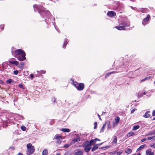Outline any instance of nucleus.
I'll return each mask as SVG.
<instances>
[{"instance_id": "nucleus-1", "label": "nucleus", "mask_w": 155, "mask_h": 155, "mask_svg": "<svg viewBox=\"0 0 155 155\" xmlns=\"http://www.w3.org/2000/svg\"><path fill=\"white\" fill-rule=\"evenodd\" d=\"M11 53L14 57L20 61H23L26 59L25 53L21 49L16 50L13 47H12L11 48Z\"/></svg>"}, {"instance_id": "nucleus-2", "label": "nucleus", "mask_w": 155, "mask_h": 155, "mask_svg": "<svg viewBox=\"0 0 155 155\" xmlns=\"http://www.w3.org/2000/svg\"><path fill=\"white\" fill-rule=\"evenodd\" d=\"M34 10L35 12H38L42 16L45 20H46V18L49 16L50 12L48 10H46L41 5H33Z\"/></svg>"}, {"instance_id": "nucleus-3", "label": "nucleus", "mask_w": 155, "mask_h": 155, "mask_svg": "<svg viewBox=\"0 0 155 155\" xmlns=\"http://www.w3.org/2000/svg\"><path fill=\"white\" fill-rule=\"evenodd\" d=\"M130 25V21L127 19H125L122 21L120 26H116V28L119 30H125V27L129 26Z\"/></svg>"}, {"instance_id": "nucleus-4", "label": "nucleus", "mask_w": 155, "mask_h": 155, "mask_svg": "<svg viewBox=\"0 0 155 155\" xmlns=\"http://www.w3.org/2000/svg\"><path fill=\"white\" fill-rule=\"evenodd\" d=\"M73 84L78 91H82L84 88V84L83 83H78L73 81Z\"/></svg>"}, {"instance_id": "nucleus-5", "label": "nucleus", "mask_w": 155, "mask_h": 155, "mask_svg": "<svg viewBox=\"0 0 155 155\" xmlns=\"http://www.w3.org/2000/svg\"><path fill=\"white\" fill-rule=\"evenodd\" d=\"M27 154L33 153L35 151L34 147L32 146L31 143H28L27 146Z\"/></svg>"}, {"instance_id": "nucleus-6", "label": "nucleus", "mask_w": 155, "mask_h": 155, "mask_svg": "<svg viewBox=\"0 0 155 155\" xmlns=\"http://www.w3.org/2000/svg\"><path fill=\"white\" fill-rule=\"evenodd\" d=\"M83 147L84 150L86 152H89L91 148V145L88 141L85 142L83 144Z\"/></svg>"}, {"instance_id": "nucleus-7", "label": "nucleus", "mask_w": 155, "mask_h": 155, "mask_svg": "<svg viewBox=\"0 0 155 155\" xmlns=\"http://www.w3.org/2000/svg\"><path fill=\"white\" fill-rule=\"evenodd\" d=\"M54 138L57 140L56 143L57 144H60L61 143L62 138V137L59 134H56L54 137Z\"/></svg>"}, {"instance_id": "nucleus-8", "label": "nucleus", "mask_w": 155, "mask_h": 155, "mask_svg": "<svg viewBox=\"0 0 155 155\" xmlns=\"http://www.w3.org/2000/svg\"><path fill=\"white\" fill-rule=\"evenodd\" d=\"M9 62L10 63L12 64V65H15L17 66H18L19 64V63L16 60L14 61L11 60L9 61Z\"/></svg>"}, {"instance_id": "nucleus-9", "label": "nucleus", "mask_w": 155, "mask_h": 155, "mask_svg": "<svg viewBox=\"0 0 155 155\" xmlns=\"http://www.w3.org/2000/svg\"><path fill=\"white\" fill-rule=\"evenodd\" d=\"M37 74H35V75L36 76V77H39V74H45L46 73V71L44 70H41L40 71H37Z\"/></svg>"}, {"instance_id": "nucleus-10", "label": "nucleus", "mask_w": 155, "mask_h": 155, "mask_svg": "<svg viewBox=\"0 0 155 155\" xmlns=\"http://www.w3.org/2000/svg\"><path fill=\"white\" fill-rule=\"evenodd\" d=\"M107 15L109 16L112 17L114 16L115 15V13L112 11H109L107 13Z\"/></svg>"}, {"instance_id": "nucleus-11", "label": "nucleus", "mask_w": 155, "mask_h": 155, "mask_svg": "<svg viewBox=\"0 0 155 155\" xmlns=\"http://www.w3.org/2000/svg\"><path fill=\"white\" fill-rule=\"evenodd\" d=\"M80 138L78 136H77L74 139L72 140V142L74 143L78 141H80Z\"/></svg>"}, {"instance_id": "nucleus-12", "label": "nucleus", "mask_w": 155, "mask_h": 155, "mask_svg": "<svg viewBox=\"0 0 155 155\" xmlns=\"http://www.w3.org/2000/svg\"><path fill=\"white\" fill-rule=\"evenodd\" d=\"M98 147V144H94L93 147L92 148L91 150L92 151H94L96 150Z\"/></svg>"}, {"instance_id": "nucleus-13", "label": "nucleus", "mask_w": 155, "mask_h": 155, "mask_svg": "<svg viewBox=\"0 0 155 155\" xmlns=\"http://www.w3.org/2000/svg\"><path fill=\"white\" fill-rule=\"evenodd\" d=\"M117 139L116 136H114L113 137V140L112 141V143L113 144L116 145L117 143Z\"/></svg>"}, {"instance_id": "nucleus-14", "label": "nucleus", "mask_w": 155, "mask_h": 155, "mask_svg": "<svg viewBox=\"0 0 155 155\" xmlns=\"http://www.w3.org/2000/svg\"><path fill=\"white\" fill-rule=\"evenodd\" d=\"M83 152L81 150H80L75 152L74 155H83Z\"/></svg>"}, {"instance_id": "nucleus-15", "label": "nucleus", "mask_w": 155, "mask_h": 155, "mask_svg": "<svg viewBox=\"0 0 155 155\" xmlns=\"http://www.w3.org/2000/svg\"><path fill=\"white\" fill-rule=\"evenodd\" d=\"M96 142V141L95 140V138L94 139L91 140L89 143H90V144L92 145L94 144Z\"/></svg>"}, {"instance_id": "nucleus-16", "label": "nucleus", "mask_w": 155, "mask_h": 155, "mask_svg": "<svg viewBox=\"0 0 155 155\" xmlns=\"http://www.w3.org/2000/svg\"><path fill=\"white\" fill-rule=\"evenodd\" d=\"M106 124H107V122H105V123L103 124V125L102 126V127L101 130L100 132H102L104 131V128H105V127L106 126Z\"/></svg>"}, {"instance_id": "nucleus-17", "label": "nucleus", "mask_w": 155, "mask_h": 155, "mask_svg": "<svg viewBox=\"0 0 155 155\" xmlns=\"http://www.w3.org/2000/svg\"><path fill=\"white\" fill-rule=\"evenodd\" d=\"M48 154V150L47 149H45L42 152V155H47Z\"/></svg>"}, {"instance_id": "nucleus-18", "label": "nucleus", "mask_w": 155, "mask_h": 155, "mask_svg": "<svg viewBox=\"0 0 155 155\" xmlns=\"http://www.w3.org/2000/svg\"><path fill=\"white\" fill-rule=\"evenodd\" d=\"M150 113V112L149 111H147L145 113L144 115V117H149L150 116V115L149 114Z\"/></svg>"}, {"instance_id": "nucleus-19", "label": "nucleus", "mask_w": 155, "mask_h": 155, "mask_svg": "<svg viewBox=\"0 0 155 155\" xmlns=\"http://www.w3.org/2000/svg\"><path fill=\"white\" fill-rule=\"evenodd\" d=\"M61 130V131L65 132H69L70 131V130L68 128H62Z\"/></svg>"}, {"instance_id": "nucleus-20", "label": "nucleus", "mask_w": 155, "mask_h": 155, "mask_svg": "<svg viewBox=\"0 0 155 155\" xmlns=\"http://www.w3.org/2000/svg\"><path fill=\"white\" fill-rule=\"evenodd\" d=\"M134 134V132L132 131H130L129 132V133H128L127 134V136L128 137H130L132 135H133Z\"/></svg>"}, {"instance_id": "nucleus-21", "label": "nucleus", "mask_w": 155, "mask_h": 155, "mask_svg": "<svg viewBox=\"0 0 155 155\" xmlns=\"http://www.w3.org/2000/svg\"><path fill=\"white\" fill-rule=\"evenodd\" d=\"M150 18V16L149 15H147V17L145 18L144 19L143 21H148L149 18Z\"/></svg>"}, {"instance_id": "nucleus-22", "label": "nucleus", "mask_w": 155, "mask_h": 155, "mask_svg": "<svg viewBox=\"0 0 155 155\" xmlns=\"http://www.w3.org/2000/svg\"><path fill=\"white\" fill-rule=\"evenodd\" d=\"M131 152V150L130 149L128 148L125 150V152L129 154H130Z\"/></svg>"}, {"instance_id": "nucleus-23", "label": "nucleus", "mask_w": 155, "mask_h": 155, "mask_svg": "<svg viewBox=\"0 0 155 155\" xmlns=\"http://www.w3.org/2000/svg\"><path fill=\"white\" fill-rule=\"evenodd\" d=\"M155 134V130L153 131H151L150 132L148 133L146 135L147 136L148 135H152Z\"/></svg>"}, {"instance_id": "nucleus-24", "label": "nucleus", "mask_w": 155, "mask_h": 155, "mask_svg": "<svg viewBox=\"0 0 155 155\" xmlns=\"http://www.w3.org/2000/svg\"><path fill=\"white\" fill-rule=\"evenodd\" d=\"M144 147V145H141L138 148L137 150H136V151H140V150L142 149Z\"/></svg>"}, {"instance_id": "nucleus-25", "label": "nucleus", "mask_w": 155, "mask_h": 155, "mask_svg": "<svg viewBox=\"0 0 155 155\" xmlns=\"http://www.w3.org/2000/svg\"><path fill=\"white\" fill-rule=\"evenodd\" d=\"M115 121L116 123H118L120 120V118L119 117H116L115 119Z\"/></svg>"}, {"instance_id": "nucleus-26", "label": "nucleus", "mask_w": 155, "mask_h": 155, "mask_svg": "<svg viewBox=\"0 0 155 155\" xmlns=\"http://www.w3.org/2000/svg\"><path fill=\"white\" fill-rule=\"evenodd\" d=\"M115 71H112L111 72L109 73H107L105 75V77L106 78V77H107L108 75H109L110 74H112L115 73H116Z\"/></svg>"}, {"instance_id": "nucleus-27", "label": "nucleus", "mask_w": 155, "mask_h": 155, "mask_svg": "<svg viewBox=\"0 0 155 155\" xmlns=\"http://www.w3.org/2000/svg\"><path fill=\"white\" fill-rule=\"evenodd\" d=\"M151 152V149H148L146 151V154L147 155H149Z\"/></svg>"}, {"instance_id": "nucleus-28", "label": "nucleus", "mask_w": 155, "mask_h": 155, "mask_svg": "<svg viewBox=\"0 0 155 155\" xmlns=\"http://www.w3.org/2000/svg\"><path fill=\"white\" fill-rule=\"evenodd\" d=\"M68 42L67 41H64L63 45V48H65V47L67 44Z\"/></svg>"}, {"instance_id": "nucleus-29", "label": "nucleus", "mask_w": 155, "mask_h": 155, "mask_svg": "<svg viewBox=\"0 0 155 155\" xmlns=\"http://www.w3.org/2000/svg\"><path fill=\"white\" fill-rule=\"evenodd\" d=\"M12 80L11 79H9L6 81V82L7 84H10L12 82Z\"/></svg>"}, {"instance_id": "nucleus-30", "label": "nucleus", "mask_w": 155, "mask_h": 155, "mask_svg": "<svg viewBox=\"0 0 155 155\" xmlns=\"http://www.w3.org/2000/svg\"><path fill=\"white\" fill-rule=\"evenodd\" d=\"M21 129L23 131H25L26 129V127L24 126H22L21 127Z\"/></svg>"}, {"instance_id": "nucleus-31", "label": "nucleus", "mask_w": 155, "mask_h": 155, "mask_svg": "<svg viewBox=\"0 0 155 155\" xmlns=\"http://www.w3.org/2000/svg\"><path fill=\"white\" fill-rule=\"evenodd\" d=\"M18 86L20 88H21L23 89H24V87L21 84H19L18 85Z\"/></svg>"}, {"instance_id": "nucleus-32", "label": "nucleus", "mask_w": 155, "mask_h": 155, "mask_svg": "<svg viewBox=\"0 0 155 155\" xmlns=\"http://www.w3.org/2000/svg\"><path fill=\"white\" fill-rule=\"evenodd\" d=\"M150 147H153L155 149V142L153 144H151L150 145Z\"/></svg>"}, {"instance_id": "nucleus-33", "label": "nucleus", "mask_w": 155, "mask_h": 155, "mask_svg": "<svg viewBox=\"0 0 155 155\" xmlns=\"http://www.w3.org/2000/svg\"><path fill=\"white\" fill-rule=\"evenodd\" d=\"M143 94L142 93H139L138 94V97H141L143 96Z\"/></svg>"}, {"instance_id": "nucleus-34", "label": "nucleus", "mask_w": 155, "mask_h": 155, "mask_svg": "<svg viewBox=\"0 0 155 155\" xmlns=\"http://www.w3.org/2000/svg\"><path fill=\"white\" fill-rule=\"evenodd\" d=\"M4 25H1L0 26V28H1L2 30H3L4 29Z\"/></svg>"}, {"instance_id": "nucleus-35", "label": "nucleus", "mask_w": 155, "mask_h": 155, "mask_svg": "<svg viewBox=\"0 0 155 155\" xmlns=\"http://www.w3.org/2000/svg\"><path fill=\"white\" fill-rule=\"evenodd\" d=\"M117 124V123H116L115 122H113V127H114L115 126H116Z\"/></svg>"}, {"instance_id": "nucleus-36", "label": "nucleus", "mask_w": 155, "mask_h": 155, "mask_svg": "<svg viewBox=\"0 0 155 155\" xmlns=\"http://www.w3.org/2000/svg\"><path fill=\"white\" fill-rule=\"evenodd\" d=\"M18 71L17 70L14 71V73L15 75H17L18 74Z\"/></svg>"}, {"instance_id": "nucleus-37", "label": "nucleus", "mask_w": 155, "mask_h": 155, "mask_svg": "<svg viewBox=\"0 0 155 155\" xmlns=\"http://www.w3.org/2000/svg\"><path fill=\"white\" fill-rule=\"evenodd\" d=\"M70 146V145L69 144H65L64 145V147L65 148H68V147H69Z\"/></svg>"}, {"instance_id": "nucleus-38", "label": "nucleus", "mask_w": 155, "mask_h": 155, "mask_svg": "<svg viewBox=\"0 0 155 155\" xmlns=\"http://www.w3.org/2000/svg\"><path fill=\"white\" fill-rule=\"evenodd\" d=\"M154 137H155V136H154L153 137H148L147 139L148 140H150L152 139Z\"/></svg>"}, {"instance_id": "nucleus-39", "label": "nucleus", "mask_w": 155, "mask_h": 155, "mask_svg": "<svg viewBox=\"0 0 155 155\" xmlns=\"http://www.w3.org/2000/svg\"><path fill=\"white\" fill-rule=\"evenodd\" d=\"M107 126H108V128H110V122H108L107 123Z\"/></svg>"}, {"instance_id": "nucleus-40", "label": "nucleus", "mask_w": 155, "mask_h": 155, "mask_svg": "<svg viewBox=\"0 0 155 155\" xmlns=\"http://www.w3.org/2000/svg\"><path fill=\"white\" fill-rule=\"evenodd\" d=\"M97 126V123L96 122H95L94 123V129L96 128Z\"/></svg>"}, {"instance_id": "nucleus-41", "label": "nucleus", "mask_w": 155, "mask_h": 155, "mask_svg": "<svg viewBox=\"0 0 155 155\" xmlns=\"http://www.w3.org/2000/svg\"><path fill=\"white\" fill-rule=\"evenodd\" d=\"M54 120H51L50 122V124L51 125L53 124L54 123Z\"/></svg>"}, {"instance_id": "nucleus-42", "label": "nucleus", "mask_w": 155, "mask_h": 155, "mask_svg": "<svg viewBox=\"0 0 155 155\" xmlns=\"http://www.w3.org/2000/svg\"><path fill=\"white\" fill-rule=\"evenodd\" d=\"M122 151H120L117 154V155H120L121 153H122Z\"/></svg>"}, {"instance_id": "nucleus-43", "label": "nucleus", "mask_w": 155, "mask_h": 155, "mask_svg": "<svg viewBox=\"0 0 155 155\" xmlns=\"http://www.w3.org/2000/svg\"><path fill=\"white\" fill-rule=\"evenodd\" d=\"M34 76V74H30V77L31 79H32L33 78Z\"/></svg>"}, {"instance_id": "nucleus-44", "label": "nucleus", "mask_w": 155, "mask_h": 155, "mask_svg": "<svg viewBox=\"0 0 155 155\" xmlns=\"http://www.w3.org/2000/svg\"><path fill=\"white\" fill-rule=\"evenodd\" d=\"M135 111V108H134V109H133L131 110V113L132 114L133 113H134V112Z\"/></svg>"}, {"instance_id": "nucleus-45", "label": "nucleus", "mask_w": 155, "mask_h": 155, "mask_svg": "<svg viewBox=\"0 0 155 155\" xmlns=\"http://www.w3.org/2000/svg\"><path fill=\"white\" fill-rule=\"evenodd\" d=\"M152 115L153 116H155V110H153V112L152 113Z\"/></svg>"}, {"instance_id": "nucleus-46", "label": "nucleus", "mask_w": 155, "mask_h": 155, "mask_svg": "<svg viewBox=\"0 0 155 155\" xmlns=\"http://www.w3.org/2000/svg\"><path fill=\"white\" fill-rule=\"evenodd\" d=\"M154 153L153 152H151L148 155H154Z\"/></svg>"}, {"instance_id": "nucleus-47", "label": "nucleus", "mask_w": 155, "mask_h": 155, "mask_svg": "<svg viewBox=\"0 0 155 155\" xmlns=\"http://www.w3.org/2000/svg\"><path fill=\"white\" fill-rule=\"evenodd\" d=\"M146 138H144V139H142L141 140V142H144V141H145L146 140Z\"/></svg>"}, {"instance_id": "nucleus-48", "label": "nucleus", "mask_w": 155, "mask_h": 155, "mask_svg": "<svg viewBox=\"0 0 155 155\" xmlns=\"http://www.w3.org/2000/svg\"><path fill=\"white\" fill-rule=\"evenodd\" d=\"M53 25H54V27H55V29L57 30V31H58V32H59V30H58V29H57V28H56V27H55V25H54V23H53Z\"/></svg>"}, {"instance_id": "nucleus-49", "label": "nucleus", "mask_w": 155, "mask_h": 155, "mask_svg": "<svg viewBox=\"0 0 155 155\" xmlns=\"http://www.w3.org/2000/svg\"><path fill=\"white\" fill-rule=\"evenodd\" d=\"M136 130V125L134 126L133 127V130Z\"/></svg>"}, {"instance_id": "nucleus-50", "label": "nucleus", "mask_w": 155, "mask_h": 155, "mask_svg": "<svg viewBox=\"0 0 155 155\" xmlns=\"http://www.w3.org/2000/svg\"><path fill=\"white\" fill-rule=\"evenodd\" d=\"M140 127V126L139 125H136V130L139 129Z\"/></svg>"}, {"instance_id": "nucleus-51", "label": "nucleus", "mask_w": 155, "mask_h": 155, "mask_svg": "<svg viewBox=\"0 0 155 155\" xmlns=\"http://www.w3.org/2000/svg\"><path fill=\"white\" fill-rule=\"evenodd\" d=\"M147 78H145L143 79H142L141 81H145V80H146Z\"/></svg>"}, {"instance_id": "nucleus-52", "label": "nucleus", "mask_w": 155, "mask_h": 155, "mask_svg": "<svg viewBox=\"0 0 155 155\" xmlns=\"http://www.w3.org/2000/svg\"><path fill=\"white\" fill-rule=\"evenodd\" d=\"M16 155H23V154L22 153H19Z\"/></svg>"}, {"instance_id": "nucleus-53", "label": "nucleus", "mask_w": 155, "mask_h": 155, "mask_svg": "<svg viewBox=\"0 0 155 155\" xmlns=\"http://www.w3.org/2000/svg\"><path fill=\"white\" fill-rule=\"evenodd\" d=\"M95 140H96V141H100L101 140L100 139H98V138H95Z\"/></svg>"}, {"instance_id": "nucleus-54", "label": "nucleus", "mask_w": 155, "mask_h": 155, "mask_svg": "<svg viewBox=\"0 0 155 155\" xmlns=\"http://www.w3.org/2000/svg\"><path fill=\"white\" fill-rule=\"evenodd\" d=\"M97 115L98 116V117H99V119H100V120H101V118L100 117V116L98 114H97Z\"/></svg>"}, {"instance_id": "nucleus-55", "label": "nucleus", "mask_w": 155, "mask_h": 155, "mask_svg": "<svg viewBox=\"0 0 155 155\" xmlns=\"http://www.w3.org/2000/svg\"><path fill=\"white\" fill-rule=\"evenodd\" d=\"M3 83V82L0 80V83H1V84H2Z\"/></svg>"}, {"instance_id": "nucleus-56", "label": "nucleus", "mask_w": 155, "mask_h": 155, "mask_svg": "<svg viewBox=\"0 0 155 155\" xmlns=\"http://www.w3.org/2000/svg\"><path fill=\"white\" fill-rule=\"evenodd\" d=\"M102 143H100V144H98V146H100L102 144Z\"/></svg>"}, {"instance_id": "nucleus-57", "label": "nucleus", "mask_w": 155, "mask_h": 155, "mask_svg": "<svg viewBox=\"0 0 155 155\" xmlns=\"http://www.w3.org/2000/svg\"><path fill=\"white\" fill-rule=\"evenodd\" d=\"M21 64L22 66H23L24 65V63H21Z\"/></svg>"}, {"instance_id": "nucleus-58", "label": "nucleus", "mask_w": 155, "mask_h": 155, "mask_svg": "<svg viewBox=\"0 0 155 155\" xmlns=\"http://www.w3.org/2000/svg\"><path fill=\"white\" fill-rule=\"evenodd\" d=\"M142 93V94H143V95L145 94V92H143V93Z\"/></svg>"}, {"instance_id": "nucleus-59", "label": "nucleus", "mask_w": 155, "mask_h": 155, "mask_svg": "<svg viewBox=\"0 0 155 155\" xmlns=\"http://www.w3.org/2000/svg\"><path fill=\"white\" fill-rule=\"evenodd\" d=\"M141 155L140 153H138L137 155Z\"/></svg>"}, {"instance_id": "nucleus-60", "label": "nucleus", "mask_w": 155, "mask_h": 155, "mask_svg": "<svg viewBox=\"0 0 155 155\" xmlns=\"http://www.w3.org/2000/svg\"><path fill=\"white\" fill-rule=\"evenodd\" d=\"M135 0H130V1L131 2H134Z\"/></svg>"}, {"instance_id": "nucleus-61", "label": "nucleus", "mask_w": 155, "mask_h": 155, "mask_svg": "<svg viewBox=\"0 0 155 155\" xmlns=\"http://www.w3.org/2000/svg\"><path fill=\"white\" fill-rule=\"evenodd\" d=\"M152 120H155V117H153Z\"/></svg>"}, {"instance_id": "nucleus-62", "label": "nucleus", "mask_w": 155, "mask_h": 155, "mask_svg": "<svg viewBox=\"0 0 155 155\" xmlns=\"http://www.w3.org/2000/svg\"><path fill=\"white\" fill-rule=\"evenodd\" d=\"M56 155H60V154L59 153H58Z\"/></svg>"}, {"instance_id": "nucleus-63", "label": "nucleus", "mask_w": 155, "mask_h": 155, "mask_svg": "<svg viewBox=\"0 0 155 155\" xmlns=\"http://www.w3.org/2000/svg\"><path fill=\"white\" fill-rule=\"evenodd\" d=\"M54 102H55V101L56 100H55V98H54Z\"/></svg>"}, {"instance_id": "nucleus-64", "label": "nucleus", "mask_w": 155, "mask_h": 155, "mask_svg": "<svg viewBox=\"0 0 155 155\" xmlns=\"http://www.w3.org/2000/svg\"><path fill=\"white\" fill-rule=\"evenodd\" d=\"M133 106H134V105H131V107H132Z\"/></svg>"}]
</instances>
